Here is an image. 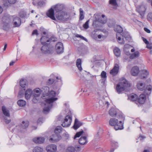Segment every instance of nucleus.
Listing matches in <instances>:
<instances>
[{"label":"nucleus","instance_id":"f257e3e1","mask_svg":"<svg viewBox=\"0 0 152 152\" xmlns=\"http://www.w3.org/2000/svg\"><path fill=\"white\" fill-rule=\"evenodd\" d=\"M21 24L20 19L17 16H11L9 15L4 16L0 26L5 30H8L11 27H18Z\"/></svg>","mask_w":152,"mask_h":152},{"label":"nucleus","instance_id":"f03ea898","mask_svg":"<svg viewBox=\"0 0 152 152\" xmlns=\"http://www.w3.org/2000/svg\"><path fill=\"white\" fill-rule=\"evenodd\" d=\"M57 94L56 92L53 90H51L49 91L47 94L46 96H48L49 98L45 100V107L44 108L43 112L46 113L48 112L50 109L52 107L53 103L58 100V98L56 97Z\"/></svg>","mask_w":152,"mask_h":152},{"label":"nucleus","instance_id":"7ed1b4c3","mask_svg":"<svg viewBox=\"0 0 152 152\" xmlns=\"http://www.w3.org/2000/svg\"><path fill=\"white\" fill-rule=\"evenodd\" d=\"M119 120L121 119L122 121L119 120V123H118V119L115 118H112L109 121V124L112 126H114V129L116 130H118L122 129L123 128V121L124 119V117L122 115L120 116Z\"/></svg>","mask_w":152,"mask_h":152},{"label":"nucleus","instance_id":"20e7f679","mask_svg":"<svg viewBox=\"0 0 152 152\" xmlns=\"http://www.w3.org/2000/svg\"><path fill=\"white\" fill-rule=\"evenodd\" d=\"M63 9V5L62 4H57L54 6V9L51 8L47 13V15L52 19L56 20L54 16V10L56 12V14L62 11Z\"/></svg>","mask_w":152,"mask_h":152},{"label":"nucleus","instance_id":"39448f33","mask_svg":"<svg viewBox=\"0 0 152 152\" xmlns=\"http://www.w3.org/2000/svg\"><path fill=\"white\" fill-rule=\"evenodd\" d=\"M130 86V84L126 79H123L116 86V90L118 94H120Z\"/></svg>","mask_w":152,"mask_h":152},{"label":"nucleus","instance_id":"423d86ee","mask_svg":"<svg viewBox=\"0 0 152 152\" xmlns=\"http://www.w3.org/2000/svg\"><path fill=\"white\" fill-rule=\"evenodd\" d=\"M56 18L59 20L65 21L71 19L70 13L66 11H62L56 14Z\"/></svg>","mask_w":152,"mask_h":152},{"label":"nucleus","instance_id":"0eeeda50","mask_svg":"<svg viewBox=\"0 0 152 152\" xmlns=\"http://www.w3.org/2000/svg\"><path fill=\"white\" fill-rule=\"evenodd\" d=\"M3 113L5 116L1 117V118L6 124H9L11 121L10 115L9 110L4 106L2 107Z\"/></svg>","mask_w":152,"mask_h":152},{"label":"nucleus","instance_id":"6e6552de","mask_svg":"<svg viewBox=\"0 0 152 152\" xmlns=\"http://www.w3.org/2000/svg\"><path fill=\"white\" fill-rule=\"evenodd\" d=\"M99 15H96L95 16V19L93 23V26L95 27H96L99 26V23H105L107 22L106 18H105V15H102V17L98 18Z\"/></svg>","mask_w":152,"mask_h":152},{"label":"nucleus","instance_id":"1a4fd4ad","mask_svg":"<svg viewBox=\"0 0 152 152\" xmlns=\"http://www.w3.org/2000/svg\"><path fill=\"white\" fill-rule=\"evenodd\" d=\"M114 30L115 31L117 32L116 34V38L119 43L121 44H124L125 42L123 38L121 40V38L120 36L121 35V33L123 31L122 28L120 26H117L115 28Z\"/></svg>","mask_w":152,"mask_h":152},{"label":"nucleus","instance_id":"9d476101","mask_svg":"<svg viewBox=\"0 0 152 152\" xmlns=\"http://www.w3.org/2000/svg\"><path fill=\"white\" fill-rule=\"evenodd\" d=\"M54 50V48L49 45H45L41 48L42 52L45 54L51 53L53 52Z\"/></svg>","mask_w":152,"mask_h":152},{"label":"nucleus","instance_id":"9b49d317","mask_svg":"<svg viewBox=\"0 0 152 152\" xmlns=\"http://www.w3.org/2000/svg\"><path fill=\"white\" fill-rule=\"evenodd\" d=\"M32 96L33 97V101L36 103L38 100V98L40 95L41 90L39 88H36L32 91Z\"/></svg>","mask_w":152,"mask_h":152},{"label":"nucleus","instance_id":"f8f14e48","mask_svg":"<svg viewBox=\"0 0 152 152\" xmlns=\"http://www.w3.org/2000/svg\"><path fill=\"white\" fill-rule=\"evenodd\" d=\"M72 121V117L71 115L66 116L61 124L64 127H68L70 125Z\"/></svg>","mask_w":152,"mask_h":152},{"label":"nucleus","instance_id":"ddd939ff","mask_svg":"<svg viewBox=\"0 0 152 152\" xmlns=\"http://www.w3.org/2000/svg\"><path fill=\"white\" fill-rule=\"evenodd\" d=\"M146 10V7L143 4L138 6L137 7V10L141 16L142 18L144 15Z\"/></svg>","mask_w":152,"mask_h":152},{"label":"nucleus","instance_id":"4468645a","mask_svg":"<svg viewBox=\"0 0 152 152\" xmlns=\"http://www.w3.org/2000/svg\"><path fill=\"white\" fill-rule=\"evenodd\" d=\"M56 51L58 53H61L63 52L64 48L62 43L58 42L57 43L56 46Z\"/></svg>","mask_w":152,"mask_h":152},{"label":"nucleus","instance_id":"2eb2a0df","mask_svg":"<svg viewBox=\"0 0 152 152\" xmlns=\"http://www.w3.org/2000/svg\"><path fill=\"white\" fill-rule=\"evenodd\" d=\"M61 138V136L59 134L55 133L51 136L49 140L52 142H57Z\"/></svg>","mask_w":152,"mask_h":152},{"label":"nucleus","instance_id":"dca6fc26","mask_svg":"<svg viewBox=\"0 0 152 152\" xmlns=\"http://www.w3.org/2000/svg\"><path fill=\"white\" fill-rule=\"evenodd\" d=\"M45 138L43 137H35L33 138V141L37 144H41L45 142Z\"/></svg>","mask_w":152,"mask_h":152},{"label":"nucleus","instance_id":"f3484780","mask_svg":"<svg viewBox=\"0 0 152 152\" xmlns=\"http://www.w3.org/2000/svg\"><path fill=\"white\" fill-rule=\"evenodd\" d=\"M46 150L47 152H55L57 150V146L55 145H50L47 146Z\"/></svg>","mask_w":152,"mask_h":152},{"label":"nucleus","instance_id":"a211bd4d","mask_svg":"<svg viewBox=\"0 0 152 152\" xmlns=\"http://www.w3.org/2000/svg\"><path fill=\"white\" fill-rule=\"evenodd\" d=\"M119 69L118 65L115 64L113 69L111 70L110 72V73L113 76L116 75L118 72Z\"/></svg>","mask_w":152,"mask_h":152},{"label":"nucleus","instance_id":"6ab92c4d","mask_svg":"<svg viewBox=\"0 0 152 152\" xmlns=\"http://www.w3.org/2000/svg\"><path fill=\"white\" fill-rule=\"evenodd\" d=\"M146 96L147 95L144 93L141 94L137 99L139 103L141 104H143L146 100Z\"/></svg>","mask_w":152,"mask_h":152},{"label":"nucleus","instance_id":"aec40b11","mask_svg":"<svg viewBox=\"0 0 152 152\" xmlns=\"http://www.w3.org/2000/svg\"><path fill=\"white\" fill-rule=\"evenodd\" d=\"M49 87L47 86H44L41 90V92L42 93L43 95L42 96V97L43 98L45 97L46 96L47 94L49 92Z\"/></svg>","mask_w":152,"mask_h":152},{"label":"nucleus","instance_id":"412c9836","mask_svg":"<svg viewBox=\"0 0 152 152\" xmlns=\"http://www.w3.org/2000/svg\"><path fill=\"white\" fill-rule=\"evenodd\" d=\"M139 72V69L137 66L133 67L131 70V74L134 76H136L138 74Z\"/></svg>","mask_w":152,"mask_h":152},{"label":"nucleus","instance_id":"4be33fe9","mask_svg":"<svg viewBox=\"0 0 152 152\" xmlns=\"http://www.w3.org/2000/svg\"><path fill=\"white\" fill-rule=\"evenodd\" d=\"M152 90V86L150 85H147L144 90V93L147 96L149 95L151 93Z\"/></svg>","mask_w":152,"mask_h":152},{"label":"nucleus","instance_id":"5701e85b","mask_svg":"<svg viewBox=\"0 0 152 152\" xmlns=\"http://www.w3.org/2000/svg\"><path fill=\"white\" fill-rule=\"evenodd\" d=\"M137 88L139 90L142 91L145 88V84L142 82H139L137 83Z\"/></svg>","mask_w":152,"mask_h":152},{"label":"nucleus","instance_id":"b1692460","mask_svg":"<svg viewBox=\"0 0 152 152\" xmlns=\"http://www.w3.org/2000/svg\"><path fill=\"white\" fill-rule=\"evenodd\" d=\"M40 41L42 44L43 45H46L50 43V39L45 36L42 37Z\"/></svg>","mask_w":152,"mask_h":152},{"label":"nucleus","instance_id":"393cba45","mask_svg":"<svg viewBox=\"0 0 152 152\" xmlns=\"http://www.w3.org/2000/svg\"><path fill=\"white\" fill-rule=\"evenodd\" d=\"M82 125V123L79 121L76 118L75 120L74 124L73 127L76 130Z\"/></svg>","mask_w":152,"mask_h":152},{"label":"nucleus","instance_id":"a878e982","mask_svg":"<svg viewBox=\"0 0 152 152\" xmlns=\"http://www.w3.org/2000/svg\"><path fill=\"white\" fill-rule=\"evenodd\" d=\"M32 91L31 89H28L26 91L25 94V97L26 99H28L32 96Z\"/></svg>","mask_w":152,"mask_h":152},{"label":"nucleus","instance_id":"bb28decb","mask_svg":"<svg viewBox=\"0 0 152 152\" xmlns=\"http://www.w3.org/2000/svg\"><path fill=\"white\" fill-rule=\"evenodd\" d=\"M79 151L80 150V147L79 146H76L75 148L73 147H69L67 148L66 152H75V151Z\"/></svg>","mask_w":152,"mask_h":152},{"label":"nucleus","instance_id":"cd10ccee","mask_svg":"<svg viewBox=\"0 0 152 152\" xmlns=\"http://www.w3.org/2000/svg\"><path fill=\"white\" fill-rule=\"evenodd\" d=\"M4 2V4L5 6H8L9 4H13L15 3L17 0H2Z\"/></svg>","mask_w":152,"mask_h":152},{"label":"nucleus","instance_id":"c85d7f7f","mask_svg":"<svg viewBox=\"0 0 152 152\" xmlns=\"http://www.w3.org/2000/svg\"><path fill=\"white\" fill-rule=\"evenodd\" d=\"M101 76L102 78L101 80V83L103 84H104L107 78L106 73V72L104 71H102L101 73Z\"/></svg>","mask_w":152,"mask_h":152},{"label":"nucleus","instance_id":"c756f323","mask_svg":"<svg viewBox=\"0 0 152 152\" xmlns=\"http://www.w3.org/2000/svg\"><path fill=\"white\" fill-rule=\"evenodd\" d=\"M79 143L82 145L86 144L87 142L86 137V136L81 137L79 140Z\"/></svg>","mask_w":152,"mask_h":152},{"label":"nucleus","instance_id":"7c9ffc66","mask_svg":"<svg viewBox=\"0 0 152 152\" xmlns=\"http://www.w3.org/2000/svg\"><path fill=\"white\" fill-rule=\"evenodd\" d=\"M141 74L142 78H144L148 77L149 75V72L146 70L144 69L141 71Z\"/></svg>","mask_w":152,"mask_h":152},{"label":"nucleus","instance_id":"2f4dec72","mask_svg":"<svg viewBox=\"0 0 152 152\" xmlns=\"http://www.w3.org/2000/svg\"><path fill=\"white\" fill-rule=\"evenodd\" d=\"M140 55V53L138 51L132 53L130 56V59H134L138 57Z\"/></svg>","mask_w":152,"mask_h":152},{"label":"nucleus","instance_id":"473e14b6","mask_svg":"<svg viewBox=\"0 0 152 152\" xmlns=\"http://www.w3.org/2000/svg\"><path fill=\"white\" fill-rule=\"evenodd\" d=\"M76 66L78 69L81 71L82 70L81 67V60L80 58H78L76 61Z\"/></svg>","mask_w":152,"mask_h":152},{"label":"nucleus","instance_id":"72a5a7b5","mask_svg":"<svg viewBox=\"0 0 152 152\" xmlns=\"http://www.w3.org/2000/svg\"><path fill=\"white\" fill-rule=\"evenodd\" d=\"M128 98L131 101H134L137 99V96L136 94H132L129 96Z\"/></svg>","mask_w":152,"mask_h":152},{"label":"nucleus","instance_id":"f704fd0d","mask_svg":"<svg viewBox=\"0 0 152 152\" xmlns=\"http://www.w3.org/2000/svg\"><path fill=\"white\" fill-rule=\"evenodd\" d=\"M20 85L23 88H24L27 84V81L26 80H21L20 81Z\"/></svg>","mask_w":152,"mask_h":152},{"label":"nucleus","instance_id":"c9c22d12","mask_svg":"<svg viewBox=\"0 0 152 152\" xmlns=\"http://www.w3.org/2000/svg\"><path fill=\"white\" fill-rule=\"evenodd\" d=\"M114 54L116 56H119L121 54V51L120 49L117 48L115 47L114 49L113 50Z\"/></svg>","mask_w":152,"mask_h":152},{"label":"nucleus","instance_id":"e433bc0d","mask_svg":"<svg viewBox=\"0 0 152 152\" xmlns=\"http://www.w3.org/2000/svg\"><path fill=\"white\" fill-rule=\"evenodd\" d=\"M117 113L115 110L114 108L111 109L109 111V114L112 117L115 116Z\"/></svg>","mask_w":152,"mask_h":152},{"label":"nucleus","instance_id":"4c0bfd02","mask_svg":"<svg viewBox=\"0 0 152 152\" xmlns=\"http://www.w3.org/2000/svg\"><path fill=\"white\" fill-rule=\"evenodd\" d=\"M43 149L42 148L36 146L33 149V152H43Z\"/></svg>","mask_w":152,"mask_h":152},{"label":"nucleus","instance_id":"58836bf2","mask_svg":"<svg viewBox=\"0 0 152 152\" xmlns=\"http://www.w3.org/2000/svg\"><path fill=\"white\" fill-rule=\"evenodd\" d=\"M17 103L19 106L23 107L26 105V102L25 101L20 99L18 101Z\"/></svg>","mask_w":152,"mask_h":152},{"label":"nucleus","instance_id":"ea45409f","mask_svg":"<svg viewBox=\"0 0 152 152\" xmlns=\"http://www.w3.org/2000/svg\"><path fill=\"white\" fill-rule=\"evenodd\" d=\"M28 126V121H23L21 124L20 126L23 129H25L27 128Z\"/></svg>","mask_w":152,"mask_h":152},{"label":"nucleus","instance_id":"a19ab883","mask_svg":"<svg viewBox=\"0 0 152 152\" xmlns=\"http://www.w3.org/2000/svg\"><path fill=\"white\" fill-rule=\"evenodd\" d=\"M84 12L81 8L80 9V17L79 20H82L84 19V16L83 15Z\"/></svg>","mask_w":152,"mask_h":152},{"label":"nucleus","instance_id":"79ce46f5","mask_svg":"<svg viewBox=\"0 0 152 152\" xmlns=\"http://www.w3.org/2000/svg\"><path fill=\"white\" fill-rule=\"evenodd\" d=\"M62 131V127L61 126H57L55 130V133L59 134Z\"/></svg>","mask_w":152,"mask_h":152},{"label":"nucleus","instance_id":"37998d69","mask_svg":"<svg viewBox=\"0 0 152 152\" xmlns=\"http://www.w3.org/2000/svg\"><path fill=\"white\" fill-rule=\"evenodd\" d=\"M147 18L149 21L152 22V12H150L148 14Z\"/></svg>","mask_w":152,"mask_h":152},{"label":"nucleus","instance_id":"c03bdc74","mask_svg":"<svg viewBox=\"0 0 152 152\" xmlns=\"http://www.w3.org/2000/svg\"><path fill=\"white\" fill-rule=\"evenodd\" d=\"M89 21L90 20H88L85 22V23L84 24H83V27L84 28L87 29L89 28Z\"/></svg>","mask_w":152,"mask_h":152},{"label":"nucleus","instance_id":"a18cd8bd","mask_svg":"<svg viewBox=\"0 0 152 152\" xmlns=\"http://www.w3.org/2000/svg\"><path fill=\"white\" fill-rule=\"evenodd\" d=\"M109 2L110 4L115 7H117L118 6L116 0H110Z\"/></svg>","mask_w":152,"mask_h":152},{"label":"nucleus","instance_id":"49530a36","mask_svg":"<svg viewBox=\"0 0 152 152\" xmlns=\"http://www.w3.org/2000/svg\"><path fill=\"white\" fill-rule=\"evenodd\" d=\"M83 131H82L77 132L74 137V139H75L77 137H79L83 133Z\"/></svg>","mask_w":152,"mask_h":152},{"label":"nucleus","instance_id":"de8ad7c7","mask_svg":"<svg viewBox=\"0 0 152 152\" xmlns=\"http://www.w3.org/2000/svg\"><path fill=\"white\" fill-rule=\"evenodd\" d=\"M75 36H76V37H79V38H80L81 39H82L84 40L86 42H87V41H88L87 39L86 38H85L83 36L81 35H80L79 34H77Z\"/></svg>","mask_w":152,"mask_h":152},{"label":"nucleus","instance_id":"09e8293b","mask_svg":"<svg viewBox=\"0 0 152 152\" xmlns=\"http://www.w3.org/2000/svg\"><path fill=\"white\" fill-rule=\"evenodd\" d=\"M24 91L23 90L20 91L19 92L18 97L20 98H21L24 95Z\"/></svg>","mask_w":152,"mask_h":152},{"label":"nucleus","instance_id":"8fccbe9b","mask_svg":"<svg viewBox=\"0 0 152 152\" xmlns=\"http://www.w3.org/2000/svg\"><path fill=\"white\" fill-rule=\"evenodd\" d=\"M19 15L21 17L23 18L25 17L26 14L24 12H21L19 13Z\"/></svg>","mask_w":152,"mask_h":152},{"label":"nucleus","instance_id":"3c124183","mask_svg":"<svg viewBox=\"0 0 152 152\" xmlns=\"http://www.w3.org/2000/svg\"><path fill=\"white\" fill-rule=\"evenodd\" d=\"M57 40V39L54 36H52L50 39V41L55 42Z\"/></svg>","mask_w":152,"mask_h":152},{"label":"nucleus","instance_id":"603ef678","mask_svg":"<svg viewBox=\"0 0 152 152\" xmlns=\"http://www.w3.org/2000/svg\"><path fill=\"white\" fill-rule=\"evenodd\" d=\"M54 82V80L53 79H50L48 80V83L49 84H52Z\"/></svg>","mask_w":152,"mask_h":152},{"label":"nucleus","instance_id":"864d4df0","mask_svg":"<svg viewBox=\"0 0 152 152\" xmlns=\"http://www.w3.org/2000/svg\"><path fill=\"white\" fill-rule=\"evenodd\" d=\"M32 35L36 34L37 35L38 34L37 31V30H34L32 33Z\"/></svg>","mask_w":152,"mask_h":152},{"label":"nucleus","instance_id":"5fc2aeb1","mask_svg":"<svg viewBox=\"0 0 152 152\" xmlns=\"http://www.w3.org/2000/svg\"><path fill=\"white\" fill-rule=\"evenodd\" d=\"M142 38L143 39V40L144 42L146 44H148V43H149V42L144 37H142Z\"/></svg>","mask_w":152,"mask_h":152},{"label":"nucleus","instance_id":"6e6d98bb","mask_svg":"<svg viewBox=\"0 0 152 152\" xmlns=\"http://www.w3.org/2000/svg\"><path fill=\"white\" fill-rule=\"evenodd\" d=\"M144 30L148 33H149L151 32L150 30L146 28H144Z\"/></svg>","mask_w":152,"mask_h":152},{"label":"nucleus","instance_id":"4d7b16f0","mask_svg":"<svg viewBox=\"0 0 152 152\" xmlns=\"http://www.w3.org/2000/svg\"><path fill=\"white\" fill-rule=\"evenodd\" d=\"M97 37H98V38L99 39H100L101 38H102V39H104V36L101 35V34H99V35H98L97 36Z\"/></svg>","mask_w":152,"mask_h":152},{"label":"nucleus","instance_id":"13d9d810","mask_svg":"<svg viewBox=\"0 0 152 152\" xmlns=\"http://www.w3.org/2000/svg\"><path fill=\"white\" fill-rule=\"evenodd\" d=\"M147 44V47L148 48L151 49L152 48V45L149 44V43Z\"/></svg>","mask_w":152,"mask_h":152},{"label":"nucleus","instance_id":"bf43d9fd","mask_svg":"<svg viewBox=\"0 0 152 152\" xmlns=\"http://www.w3.org/2000/svg\"><path fill=\"white\" fill-rule=\"evenodd\" d=\"M93 119V120L94 121L97 120L98 119V116L96 115L95 116H94L92 118Z\"/></svg>","mask_w":152,"mask_h":152},{"label":"nucleus","instance_id":"052dcab7","mask_svg":"<svg viewBox=\"0 0 152 152\" xmlns=\"http://www.w3.org/2000/svg\"><path fill=\"white\" fill-rule=\"evenodd\" d=\"M43 4V2L42 1L39 2L37 3V4L39 6H42Z\"/></svg>","mask_w":152,"mask_h":152},{"label":"nucleus","instance_id":"680f3d73","mask_svg":"<svg viewBox=\"0 0 152 152\" xmlns=\"http://www.w3.org/2000/svg\"><path fill=\"white\" fill-rule=\"evenodd\" d=\"M109 104L108 102H106L105 104V105L107 107H109Z\"/></svg>","mask_w":152,"mask_h":152},{"label":"nucleus","instance_id":"e2e57ef3","mask_svg":"<svg viewBox=\"0 0 152 152\" xmlns=\"http://www.w3.org/2000/svg\"><path fill=\"white\" fill-rule=\"evenodd\" d=\"M99 132H98L96 134V138L97 139H98L99 138Z\"/></svg>","mask_w":152,"mask_h":152},{"label":"nucleus","instance_id":"0e129e2a","mask_svg":"<svg viewBox=\"0 0 152 152\" xmlns=\"http://www.w3.org/2000/svg\"><path fill=\"white\" fill-rule=\"evenodd\" d=\"M15 63V62L13 61H12L10 63V66H12V65H13Z\"/></svg>","mask_w":152,"mask_h":152},{"label":"nucleus","instance_id":"69168bd1","mask_svg":"<svg viewBox=\"0 0 152 152\" xmlns=\"http://www.w3.org/2000/svg\"><path fill=\"white\" fill-rule=\"evenodd\" d=\"M140 140H142L143 139L145 138V137L144 136H140L139 137Z\"/></svg>","mask_w":152,"mask_h":152},{"label":"nucleus","instance_id":"338daca9","mask_svg":"<svg viewBox=\"0 0 152 152\" xmlns=\"http://www.w3.org/2000/svg\"><path fill=\"white\" fill-rule=\"evenodd\" d=\"M3 10L1 7L0 6V14L3 11Z\"/></svg>","mask_w":152,"mask_h":152},{"label":"nucleus","instance_id":"774afa93","mask_svg":"<svg viewBox=\"0 0 152 152\" xmlns=\"http://www.w3.org/2000/svg\"><path fill=\"white\" fill-rule=\"evenodd\" d=\"M7 44H5L4 45V48L3 49V50L4 51L6 50V49L7 47Z\"/></svg>","mask_w":152,"mask_h":152}]
</instances>
